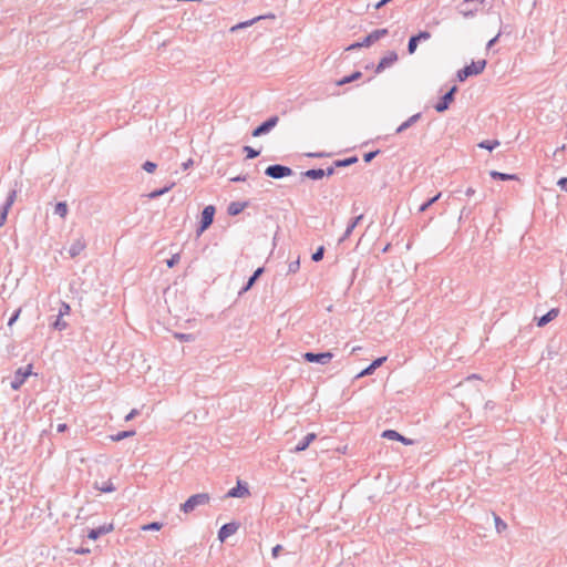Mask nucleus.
I'll list each match as a JSON object with an SVG mask.
<instances>
[{
  "mask_svg": "<svg viewBox=\"0 0 567 567\" xmlns=\"http://www.w3.org/2000/svg\"><path fill=\"white\" fill-rule=\"evenodd\" d=\"M66 430V424H59L58 432H64Z\"/></svg>",
  "mask_w": 567,
  "mask_h": 567,
  "instance_id": "obj_60",
  "label": "nucleus"
},
{
  "mask_svg": "<svg viewBox=\"0 0 567 567\" xmlns=\"http://www.w3.org/2000/svg\"><path fill=\"white\" fill-rule=\"evenodd\" d=\"M174 337L182 342H193L195 337L190 333H178L176 332Z\"/></svg>",
  "mask_w": 567,
  "mask_h": 567,
  "instance_id": "obj_34",
  "label": "nucleus"
},
{
  "mask_svg": "<svg viewBox=\"0 0 567 567\" xmlns=\"http://www.w3.org/2000/svg\"><path fill=\"white\" fill-rule=\"evenodd\" d=\"M303 358L308 362H317L320 364H327L331 361V359L333 358V354L331 352H322V353L306 352L303 354Z\"/></svg>",
  "mask_w": 567,
  "mask_h": 567,
  "instance_id": "obj_7",
  "label": "nucleus"
},
{
  "mask_svg": "<svg viewBox=\"0 0 567 567\" xmlns=\"http://www.w3.org/2000/svg\"><path fill=\"white\" fill-rule=\"evenodd\" d=\"M243 209H244V205H241L239 203H231L228 206V214L235 216V215H238Z\"/></svg>",
  "mask_w": 567,
  "mask_h": 567,
  "instance_id": "obj_33",
  "label": "nucleus"
},
{
  "mask_svg": "<svg viewBox=\"0 0 567 567\" xmlns=\"http://www.w3.org/2000/svg\"><path fill=\"white\" fill-rule=\"evenodd\" d=\"M20 312H21V309H18L14 315L10 318V320L8 321V326L11 327L19 318L20 316Z\"/></svg>",
  "mask_w": 567,
  "mask_h": 567,
  "instance_id": "obj_47",
  "label": "nucleus"
},
{
  "mask_svg": "<svg viewBox=\"0 0 567 567\" xmlns=\"http://www.w3.org/2000/svg\"><path fill=\"white\" fill-rule=\"evenodd\" d=\"M244 151L247 153L248 158H255L259 155V151H256L250 146H245Z\"/></svg>",
  "mask_w": 567,
  "mask_h": 567,
  "instance_id": "obj_41",
  "label": "nucleus"
},
{
  "mask_svg": "<svg viewBox=\"0 0 567 567\" xmlns=\"http://www.w3.org/2000/svg\"><path fill=\"white\" fill-rule=\"evenodd\" d=\"M68 205L65 202H60L54 207V214L60 216L61 218H65L68 215Z\"/></svg>",
  "mask_w": 567,
  "mask_h": 567,
  "instance_id": "obj_26",
  "label": "nucleus"
},
{
  "mask_svg": "<svg viewBox=\"0 0 567 567\" xmlns=\"http://www.w3.org/2000/svg\"><path fill=\"white\" fill-rule=\"evenodd\" d=\"M386 34V29L374 30L361 41V44H363L364 47H370L372 43L377 42Z\"/></svg>",
  "mask_w": 567,
  "mask_h": 567,
  "instance_id": "obj_11",
  "label": "nucleus"
},
{
  "mask_svg": "<svg viewBox=\"0 0 567 567\" xmlns=\"http://www.w3.org/2000/svg\"><path fill=\"white\" fill-rule=\"evenodd\" d=\"M215 212L216 210L213 205H208L203 209L197 236H200L213 224Z\"/></svg>",
  "mask_w": 567,
  "mask_h": 567,
  "instance_id": "obj_4",
  "label": "nucleus"
},
{
  "mask_svg": "<svg viewBox=\"0 0 567 567\" xmlns=\"http://www.w3.org/2000/svg\"><path fill=\"white\" fill-rule=\"evenodd\" d=\"M193 165V161L188 159L187 162L183 163V169L186 171Z\"/></svg>",
  "mask_w": 567,
  "mask_h": 567,
  "instance_id": "obj_57",
  "label": "nucleus"
},
{
  "mask_svg": "<svg viewBox=\"0 0 567 567\" xmlns=\"http://www.w3.org/2000/svg\"><path fill=\"white\" fill-rule=\"evenodd\" d=\"M461 14L465 18H470V17H474L475 13L477 12V8H471V4L470 6H466V7H463L461 4V10H460Z\"/></svg>",
  "mask_w": 567,
  "mask_h": 567,
  "instance_id": "obj_31",
  "label": "nucleus"
},
{
  "mask_svg": "<svg viewBox=\"0 0 567 567\" xmlns=\"http://www.w3.org/2000/svg\"><path fill=\"white\" fill-rule=\"evenodd\" d=\"M499 145V142L498 141H483L478 144V146L481 148H485V150H488V151H493L494 148H496L497 146Z\"/></svg>",
  "mask_w": 567,
  "mask_h": 567,
  "instance_id": "obj_32",
  "label": "nucleus"
},
{
  "mask_svg": "<svg viewBox=\"0 0 567 567\" xmlns=\"http://www.w3.org/2000/svg\"><path fill=\"white\" fill-rule=\"evenodd\" d=\"M244 181H246L245 176H243V177L241 176H237V177L231 178V182H244Z\"/></svg>",
  "mask_w": 567,
  "mask_h": 567,
  "instance_id": "obj_59",
  "label": "nucleus"
},
{
  "mask_svg": "<svg viewBox=\"0 0 567 567\" xmlns=\"http://www.w3.org/2000/svg\"><path fill=\"white\" fill-rule=\"evenodd\" d=\"M86 247V243L85 240L81 237V238H78L75 239L70 248H69V255L74 258L76 256H79Z\"/></svg>",
  "mask_w": 567,
  "mask_h": 567,
  "instance_id": "obj_16",
  "label": "nucleus"
},
{
  "mask_svg": "<svg viewBox=\"0 0 567 567\" xmlns=\"http://www.w3.org/2000/svg\"><path fill=\"white\" fill-rule=\"evenodd\" d=\"M134 435H135V431H123V432H118L115 435H112L111 440L113 442H118V441H122V440H124L126 437H131V436H134Z\"/></svg>",
  "mask_w": 567,
  "mask_h": 567,
  "instance_id": "obj_30",
  "label": "nucleus"
},
{
  "mask_svg": "<svg viewBox=\"0 0 567 567\" xmlns=\"http://www.w3.org/2000/svg\"><path fill=\"white\" fill-rule=\"evenodd\" d=\"M32 374V364H28L24 368H19L13 377V380L11 381L10 385L11 389L17 391L19 390L22 384L25 382L27 378Z\"/></svg>",
  "mask_w": 567,
  "mask_h": 567,
  "instance_id": "obj_3",
  "label": "nucleus"
},
{
  "mask_svg": "<svg viewBox=\"0 0 567 567\" xmlns=\"http://www.w3.org/2000/svg\"><path fill=\"white\" fill-rule=\"evenodd\" d=\"M156 167H157V165H156L155 163H153V162H150V161H147V162H145V163L143 164V168H144V171H146L147 173H154V172H155V169H156Z\"/></svg>",
  "mask_w": 567,
  "mask_h": 567,
  "instance_id": "obj_43",
  "label": "nucleus"
},
{
  "mask_svg": "<svg viewBox=\"0 0 567 567\" xmlns=\"http://www.w3.org/2000/svg\"><path fill=\"white\" fill-rule=\"evenodd\" d=\"M112 530H113V524H105L97 528L90 529V532L87 533V537L92 540H96L102 535H105Z\"/></svg>",
  "mask_w": 567,
  "mask_h": 567,
  "instance_id": "obj_12",
  "label": "nucleus"
},
{
  "mask_svg": "<svg viewBox=\"0 0 567 567\" xmlns=\"http://www.w3.org/2000/svg\"><path fill=\"white\" fill-rule=\"evenodd\" d=\"M494 520H495V527H496V529H497V532H498V533H502L503 530H505V529L507 528L506 523H505V522H503V520L501 519V517H498V516H496V515H495V516H494Z\"/></svg>",
  "mask_w": 567,
  "mask_h": 567,
  "instance_id": "obj_35",
  "label": "nucleus"
},
{
  "mask_svg": "<svg viewBox=\"0 0 567 567\" xmlns=\"http://www.w3.org/2000/svg\"><path fill=\"white\" fill-rule=\"evenodd\" d=\"M317 435L315 433L307 434L303 440L296 445L292 450L295 453L302 452L308 449V446L316 440Z\"/></svg>",
  "mask_w": 567,
  "mask_h": 567,
  "instance_id": "obj_19",
  "label": "nucleus"
},
{
  "mask_svg": "<svg viewBox=\"0 0 567 567\" xmlns=\"http://www.w3.org/2000/svg\"><path fill=\"white\" fill-rule=\"evenodd\" d=\"M174 183L169 184L168 186L162 188V189H156V190H153L147 196L148 198L151 199H155L164 194H166L168 190H171L173 187H174Z\"/></svg>",
  "mask_w": 567,
  "mask_h": 567,
  "instance_id": "obj_29",
  "label": "nucleus"
},
{
  "mask_svg": "<svg viewBox=\"0 0 567 567\" xmlns=\"http://www.w3.org/2000/svg\"><path fill=\"white\" fill-rule=\"evenodd\" d=\"M138 414V411L136 409H133L126 416H125V421H131L133 420L136 415Z\"/></svg>",
  "mask_w": 567,
  "mask_h": 567,
  "instance_id": "obj_51",
  "label": "nucleus"
},
{
  "mask_svg": "<svg viewBox=\"0 0 567 567\" xmlns=\"http://www.w3.org/2000/svg\"><path fill=\"white\" fill-rule=\"evenodd\" d=\"M499 35H501V33H497L496 37H494L492 40L488 41V43L486 45L487 50L491 49L497 42Z\"/></svg>",
  "mask_w": 567,
  "mask_h": 567,
  "instance_id": "obj_53",
  "label": "nucleus"
},
{
  "mask_svg": "<svg viewBox=\"0 0 567 567\" xmlns=\"http://www.w3.org/2000/svg\"><path fill=\"white\" fill-rule=\"evenodd\" d=\"M559 315V310L557 308L550 309L546 315L540 317L537 321L538 327H544L554 319H556Z\"/></svg>",
  "mask_w": 567,
  "mask_h": 567,
  "instance_id": "obj_20",
  "label": "nucleus"
},
{
  "mask_svg": "<svg viewBox=\"0 0 567 567\" xmlns=\"http://www.w3.org/2000/svg\"><path fill=\"white\" fill-rule=\"evenodd\" d=\"M16 197H17V192H16V189H12L7 197L6 203L3 204V206L0 209V227L4 225V223L7 220L8 213L10 210L11 206L13 205Z\"/></svg>",
  "mask_w": 567,
  "mask_h": 567,
  "instance_id": "obj_8",
  "label": "nucleus"
},
{
  "mask_svg": "<svg viewBox=\"0 0 567 567\" xmlns=\"http://www.w3.org/2000/svg\"><path fill=\"white\" fill-rule=\"evenodd\" d=\"M249 489L246 484H241L238 482L236 487H233L228 491L227 497H247L249 496Z\"/></svg>",
  "mask_w": 567,
  "mask_h": 567,
  "instance_id": "obj_14",
  "label": "nucleus"
},
{
  "mask_svg": "<svg viewBox=\"0 0 567 567\" xmlns=\"http://www.w3.org/2000/svg\"><path fill=\"white\" fill-rule=\"evenodd\" d=\"M361 78H362V73L360 71H357V72L352 73L351 75L344 76L341 80L337 81L336 84L338 86H342L344 84H348V83H351L353 81H357V80H359Z\"/></svg>",
  "mask_w": 567,
  "mask_h": 567,
  "instance_id": "obj_24",
  "label": "nucleus"
},
{
  "mask_svg": "<svg viewBox=\"0 0 567 567\" xmlns=\"http://www.w3.org/2000/svg\"><path fill=\"white\" fill-rule=\"evenodd\" d=\"M417 41L420 40H429L431 38V33L427 31H421L417 35H414Z\"/></svg>",
  "mask_w": 567,
  "mask_h": 567,
  "instance_id": "obj_46",
  "label": "nucleus"
},
{
  "mask_svg": "<svg viewBox=\"0 0 567 567\" xmlns=\"http://www.w3.org/2000/svg\"><path fill=\"white\" fill-rule=\"evenodd\" d=\"M94 487L97 491L103 492V493H111V492L115 491V486L113 485V483L111 481L104 482L101 485L95 483Z\"/></svg>",
  "mask_w": 567,
  "mask_h": 567,
  "instance_id": "obj_28",
  "label": "nucleus"
},
{
  "mask_svg": "<svg viewBox=\"0 0 567 567\" xmlns=\"http://www.w3.org/2000/svg\"><path fill=\"white\" fill-rule=\"evenodd\" d=\"M379 151H375V152H370V153H367L364 154L363 158H364V162H370L372 161V158H374V156L378 154Z\"/></svg>",
  "mask_w": 567,
  "mask_h": 567,
  "instance_id": "obj_49",
  "label": "nucleus"
},
{
  "mask_svg": "<svg viewBox=\"0 0 567 567\" xmlns=\"http://www.w3.org/2000/svg\"><path fill=\"white\" fill-rule=\"evenodd\" d=\"M324 248L321 246L317 249L315 254H312L313 261H320L323 258Z\"/></svg>",
  "mask_w": 567,
  "mask_h": 567,
  "instance_id": "obj_42",
  "label": "nucleus"
},
{
  "mask_svg": "<svg viewBox=\"0 0 567 567\" xmlns=\"http://www.w3.org/2000/svg\"><path fill=\"white\" fill-rule=\"evenodd\" d=\"M362 219H363V215H362V214H361V215H359V216H357V217H354V218H352V219L349 221V224H348V226H347V228H346V230H344V233H343L342 237L339 239V243H342V241H344L346 239H348V238L350 237V235L352 234L353 229L357 227V225H358Z\"/></svg>",
  "mask_w": 567,
  "mask_h": 567,
  "instance_id": "obj_18",
  "label": "nucleus"
},
{
  "mask_svg": "<svg viewBox=\"0 0 567 567\" xmlns=\"http://www.w3.org/2000/svg\"><path fill=\"white\" fill-rule=\"evenodd\" d=\"M489 175L494 179H501V181H516L517 176L514 174H505L497 171H491Z\"/></svg>",
  "mask_w": 567,
  "mask_h": 567,
  "instance_id": "obj_23",
  "label": "nucleus"
},
{
  "mask_svg": "<svg viewBox=\"0 0 567 567\" xmlns=\"http://www.w3.org/2000/svg\"><path fill=\"white\" fill-rule=\"evenodd\" d=\"M386 361V357H381L375 359L368 368L362 370L357 378H363L365 375L372 374L379 367H381Z\"/></svg>",
  "mask_w": 567,
  "mask_h": 567,
  "instance_id": "obj_17",
  "label": "nucleus"
},
{
  "mask_svg": "<svg viewBox=\"0 0 567 567\" xmlns=\"http://www.w3.org/2000/svg\"><path fill=\"white\" fill-rule=\"evenodd\" d=\"M398 61V54L394 51H389L380 60L377 65L375 72L381 73L386 68L392 66Z\"/></svg>",
  "mask_w": 567,
  "mask_h": 567,
  "instance_id": "obj_9",
  "label": "nucleus"
},
{
  "mask_svg": "<svg viewBox=\"0 0 567 567\" xmlns=\"http://www.w3.org/2000/svg\"><path fill=\"white\" fill-rule=\"evenodd\" d=\"M486 66L485 60H480L476 62H472L470 65H466L465 68L461 69L457 72V79L458 81L463 82L468 76L481 74Z\"/></svg>",
  "mask_w": 567,
  "mask_h": 567,
  "instance_id": "obj_2",
  "label": "nucleus"
},
{
  "mask_svg": "<svg viewBox=\"0 0 567 567\" xmlns=\"http://www.w3.org/2000/svg\"><path fill=\"white\" fill-rule=\"evenodd\" d=\"M382 437L388 439V440H393V441H400V442H402L405 445L413 444L412 440H410L408 437H404L403 435H401L400 433H398L394 430H385L382 433Z\"/></svg>",
  "mask_w": 567,
  "mask_h": 567,
  "instance_id": "obj_13",
  "label": "nucleus"
},
{
  "mask_svg": "<svg viewBox=\"0 0 567 567\" xmlns=\"http://www.w3.org/2000/svg\"><path fill=\"white\" fill-rule=\"evenodd\" d=\"M282 550V546L281 545H276L272 550H271V555L274 558H277L279 556V553Z\"/></svg>",
  "mask_w": 567,
  "mask_h": 567,
  "instance_id": "obj_48",
  "label": "nucleus"
},
{
  "mask_svg": "<svg viewBox=\"0 0 567 567\" xmlns=\"http://www.w3.org/2000/svg\"><path fill=\"white\" fill-rule=\"evenodd\" d=\"M210 496L207 493H199L192 495L184 504L181 505V511L185 514H189L199 506L208 504Z\"/></svg>",
  "mask_w": 567,
  "mask_h": 567,
  "instance_id": "obj_1",
  "label": "nucleus"
},
{
  "mask_svg": "<svg viewBox=\"0 0 567 567\" xmlns=\"http://www.w3.org/2000/svg\"><path fill=\"white\" fill-rule=\"evenodd\" d=\"M238 526L235 523H228L221 526L218 532V538L220 542H225L226 538L234 535L237 530Z\"/></svg>",
  "mask_w": 567,
  "mask_h": 567,
  "instance_id": "obj_15",
  "label": "nucleus"
},
{
  "mask_svg": "<svg viewBox=\"0 0 567 567\" xmlns=\"http://www.w3.org/2000/svg\"><path fill=\"white\" fill-rule=\"evenodd\" d=\"M357 161H358L357 157H350V158H347V159L337 161L334 164L338 167H342V166H349L351 164H354V163H357Z\"/></svg>",
  "mask_w": 567,
  "mask_h": 567,
  "instance_id": "obj_36",
  "label": "nucleus"
},
{
  "mask_svg": "<svg viewBox=\"0 0 567 567\" xmlns=\"http://www.w3.org/2000/svg\"><path fill=\"white\" fill-rule=\"evenodd\" d=\"M389 249H390V244H388V245L382 249V251H383V252H386V251H389Z\"/></svg>",
  "mask_w": 567,
  "mask_h": 567,
  "instance_id": "obj_62",
  "label": "nucleus"
},
{
  "mask_svg": "<svg viewBox=\"0 0 567 567\" xmlns=\"http://www.w3.org/2000/svg\"><path fill=\"white\" fill-rule=\"evenodd\" d=\"M303 175L311 179H321L323 178V169L322 168H316V169H308L303 173Z\"/></svg>",
  "mask_w": 567,
  "mask_h": 567,
  "instance_id": "obj_27",
  "label": "nucleus"
},
{
  "mask_svg": "<svg viewBox=\"0 0 567 567\" xmlns=\"http://www.w3.org/2000/svg\"><path fill=\"white\" fill-rule=\"evenodd\" d=\"M278 121V116L269 117L266 122H264L261 125H259L252 131V136L258 137L269 133L277 125Z\"/></svg>",
  "mask_w": 567,
  "mask_h": 567,
  "instance_id": "obj_6",
  "label": "nucleus"
},
{
  "mask_svg": "<svg viewBox=\"0 0 567 567\" xmlns=\"http://www.w3.org/2000/svg\"><path fill=\"white\" fill-rule=\"evenodd\" d=\"M162 524L158 522H153L151 524H146L142 526L143 530H159L162 528Z\"/></svg>",
  "mask_w": 567,
  "mask_h": 567,
  "instance_id": "obj_38",
  "label": "nucleus"
},
{
  "mask_svg": "<svg viewBox=\"0 0 567 567\" xmlns=\"http://www.w3.org/2000/svg\"><path fill=\"white\" fill-rule=\"evenodd\" d=\"M265 174L271 178H282L286 176H290L292 174V169L288 166L284 165H270L266 168Z\"/></svg>",
  "mask_w": 567,
  "mask_h": 567,
  "instance_id": "obj_5",
  "label": "nucleus"
},
{
  "mask_svg": "<svg viewBox=\"0 0 567 567\" xmlns=\"http://www.w3.org/2000/svg\"><path fill=\"white\" fill-rule=\"evenodd\" d=\"M334 174V168L331 166V167H328L327 169H323V177L324 176H331Z\"/></svg>",
  "mask_w": 567,
  "mask_h": 567,
  "instance_id": "obj_55",
  "label": "nucleus"
},
{
  "mask_svg": "<svg viewBox=\"0 0 567 567\" xmlns=\"http://www.w3.org/2000/svg\"><path fill=\"white\" fill-rule=\"evenodd\" d=\"M441 197V193H439L437 195H435L433 198H431L430 200H427L426 203H424L423 205H421L420 207V212L423 213L425 212L432 204H434L439 198Z\"/></svg>",
  "mask_w": 567,
  "mask_h": 567,
  "instance_id": "obj_37",
  "label": "nucleus"
},
{
  "mask_svg": "<svg viewBox=\"0 0 567 567\" xmlns=\"http://www.w3.org/2000/svg\"><path fill=\"white\" fill-rule=\"evenodd\" d=\"M561 189L567 192V177H563L557 183Z\"/></svg>",
  "mask_w": 567,
  "mask_h": 567,
  "instance_id": "obj_52",
  "label": "nucleus"
},
{
  "mask_svg": "<svg viewBox=\"0 0 567 567\" xmlns=\"http://www.w3.org/2000/svg\"><path fill=\"white\" fill-rule=\"evenodd\" d=\"M360 350H361V347H359V346H358V347H353V348H352V350H351V353H352V354H353V353H357V352H358V351H360Z\"/></svg>",
  "mask_w": 567,
  "mask_h": 567,
  "instance_id": "obj_61",
  "label": "nucleus"
},
{
  "mask_svg": "<svg viewBox=\"0 0 567 567\" xmlns=\"http://www.w3.org/2000/svg\"><path fill=\"white\" fill-rule=\"evenodd\" d=\"M390 1H391V0H381V1H379V2L374 6V8H375V9H380V8H382L383 6H385L386 3H389Z\"/></svg>",
  "mask_w": 567,
  "mask_h": 567,
  "instance_id": "obj_56",
  "label": "nucleus"
},
{
  "mask_svg": "<svg viewBox=\"0 0 567 567\" xmlns=\"http://www.w3.org/2000/svg\"><path fill=\"white\" fill-rule=\"evenodd\" d=\"M466 196H473L475 194V189L472 187H468L465 192Z\"/></svg>",
  "mask_w": 567,
  "mask_h": 567,
  "instance_id": "obj_58",
  "label": "nucleus"
},
{
  "mask_svg": "<svg viewBox=\"0 0 567 567\" xmlns=\"http://www.w3.org/2000/svg\"><path fill=\"white\" fill-rule=\"evenodd\" d=\"M66 322L62 320V317L58 316V319L53 323V328L58 330H64L66 328Z\"/></svg>",
  "mask_w": 567,
  "mask_h": 567,
  "instance_id": "obj_40",
  "label": "nucleus"
},
{
  "mask_svg": "<svg viewBox=\"0 0 567 567\" xmlns=\"http://www.w3.org/2000/svg\"><path fill=\"white\" fill-rule=\"evenodd\" d=\"M70 313V306L65 302L61 303V307L59 309V317H63Z\"/></svg>",
  "mask_w": 567,
  "mask_h": 567,
  "instance_id": "obj_44",
  "label": "nucleus"
},
{
  "mask_svg": "<svg viewBox=\"0 0 567 567\" xmlns=\"http://www.w3.org/2000/svg\"><path fill=\"white\" fill-rule=\"evenodd\" d=\"M179 261V254H174L168 260L167 266L169 268L174 267Z\"/></svg>",
  "mask_w": 567,
  "mask_h": 567,
  "instance_id": "obj_45",
  "label": "nucleus"
},
{
  "mask_svg": "<svg viewBox=\"0 0 567 567\" xmlns=\"http://www.w3.org/2000/svg\"><path fill=\"white\" fill-rule=\"evenodd\" d=\"M456 86H453L446 94L443 95L441 101L435 105V110L439 113H442L449 109L450 103L454 99V93L456 92Z\"/></svg>",
  "mask_w": 567,
  "mask_h": 567,
  "instance_id": "obj_10",
  "label": "nucleus"
},
{
  "mask_svg": "<svg viewBox=\"0 0 567 567\" xmlns=\"http://www.w3.org/2000/svg\"><path fill=\"white\" fill-rule=\"evenodd\" d=\"M310 156L318 157V156H320V155H319V154H310Z\"/></svg>",
  "mask_w": 567,
  "mask_h": 567,
  "instance_id": "obj_63",
  "label": "nucleus"
},
{
  "mask_svg": "<svg viewBox=\"0 0 567 567\" xmlns=\"http://www.w3.org/2000/svg\"><path fill=\"white\" fill-rule=\"evenodd\" d=\"M264 272V268H258L254 275L249 278L246 286L239 291V295H243L244 292L248 291L255 284V281L260 277V275Z\"/></svg>",
  "mask_w": 567,
  "mask_h": 567,
  "instance_id": "obj_22",
  "label": "nucleus"
},
{
  "mask_svg": "<svg viewBox=\"0 0 567 567\" xmlns=\"http://www.w3.org/2000/svg\"><path fill=\"white\" fill-rule=\"evenodd\" d=\"M299 269V260L289 264V271L296 272Z\"/></svg>",
  "mask_w": 567,
  "mask_h": 567,
  "instance_id": "obj_50",
  "label": "nucleus"
},
{
  "mask_svg": "<svg viewBox=\"0 0 567 567\" xmlns=\"http://www.w3.org/2000/svg\"><path fill=\"white\" fill-rule=\"evenodd\" d=\"M421 117L420 113H416L412 116H410L406 121H404L398 128L395 130L396 134H400L411 127L413 124H415Z\"/></svg>",
  "mask_w": 567,
  "mask_h": 567,
  "instance_id": "obj_21",
  "label": "nucleus"
},
{
  "mask_svg": "<svg viewBox=\"0 0 567 567\" xmlns=\"http://www.w3.org/2000/svg\"><path fill=\"white\" fill-rule=\"evenodd\" d=\"M262 18H264V17H256V18H254V19H251V20L244 21V22H239V23H237V24L233 25V27L229 29V31H230V32H236V31H238V30H240V29H245V28H247V27H250V25H252L256 21H258V20H260V19H262Z\"/></svg>",
  "mask_w": 567,
  "mask_h": 567,
  "instance_id": "obj_25",
  "label": "nucleus"
},
{
  "mask_svg": "<svg viewBox=\"0 0 567 567\" xmlns=\"http://www.w3.org/2000/svg\"><path fill=\"white\" fill-rule=\"evenodd\" d=\"M364 47L361 42H355L347 48L348 51Z\"/></svg>",
  "mask_w": 567,
  "mask_h": 567,
  "instance_id": "obj_54",
  "label": "nucleus"
},
{
  "mask_svg": "<svg viewBox=\"0 0 567 567\" xmlns=\"http://www.w3.org/2000/svg\"><path fill=\"white\" fill-rule=\"evenodd\" d=\"M417 39L415 37H412L410 40H409V44H408V51L410 54H413L417 48Z\"/></svg>",
  "mask_w": 567,
  "mask_h": 567,
  "instance_id": "obj_39",
  "label": "nucleus"
}]
</instances>
